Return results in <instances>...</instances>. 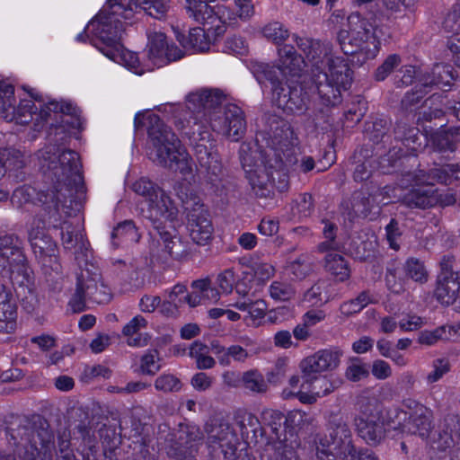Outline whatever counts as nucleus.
Returning <instances> with one entry per match:
<instances>
[{"label":"nucleus","mask_w":460,"mask_h":460,"mask_svg":"<svg viewBox=\"0 0 460 460\" xmlns=\"http://www.w3.org/2000/svg\"><path fill=\"white\" fill-rule=\"evenodd\" d=\"M208 349L200 342H194L190 348V356L196 360L197 367L199 369L211 368L215 360L208 355Z\"/></svg>","instance_id":"nucleus-34"},{"label":"nucleus","mask_w":460,"mask_h":460,"mask_svg":"<svg viewBox=\"0 0 460 460\" xmlns=\"http://www.w3.org/2000/svg\"><path fill=\"white\" fill-rule=\"evenodd\" d=\"M44 175L60 187L78 186L82 183L79 155L72 150L47 146L38 154Z\"/></svg>","instance_id":"nucleus-8"},{"label":"nucleus","mask_w":460,"mask_h":460,"mask_svg":"<svg viewBox=\"0 0 460 460\" xmlns=\"http://www.w3.org/2000/svg\"><path fill=\"white\" fill-rule=\"evenodd\" d=\"M27 256L22 242L13 234L0 237V274L7 272L18 296L22 299L29 293V275Z\"/></svg>","instance_id":"nucleus-11"},{"label":"nucleus","mask_w":460,"mask_h":460,"mask_svg":"<svg viewBox=\"0 0 460 460\" xmlns=\"http://www.w3.org/2000/svg\"><path fill=\"white\" fill-rule=\"evenodd\" d=\"M132 17L131 0H110L86 24L84 31L77 34L75 40H88L107 58L137 75L151 72L146 58L140 61L137 53L121 45L125 31L121 19L127 21Z\"/></svg>","instance_id":"nucleus-2"},{"label":"nucleus","mask_w":460,"mask_h":460,"mask_svg":"<svg viewBox=\"0 0 460 460\" xmlns=\"http://www.w3.org/2000/svg\"><path fill=\"white\" fill-rule=\"evenodd\" d=\"M141 210L144 217L153 223L166 251L172 254L174 247L181 246L175 233L178 226V209L174 202L164 190H156L155 196L149 198Z\"/></svg>","instance_id":"nucleus-9"},{"label":"nucleus","mask_w":460,"mask_h":460,"mask_svg":"<svg viewBox=\"0 0 460 460\" xmlns=\"http://www.w3.org/2000/svg\"><path fill=\"white\" fill-rule=\"evenodd\" d=\"M129 188L137 195L144 198V204H146L149 198L156 194V190H162L158 185L151 181L146 177H140L136 180Z\"/></svg>","instance_id":"nucleus-37"},{"label":"nucleus","mask_w":460,"mask_h":460,"mask_svg":"<svg viewBox=\"0 0 460 460\" xmlns=\"http://www.w3.org/2000/svg\"><path fill=\"white\" fill-rule=\"evenodd\" d=\"M234 280V274L232 270H227L220 273L217 278L219 294H229L233 289Z\"/></svg>","instance_id":"nucleus-51"},{"label":"nucleus","mask_w":460,"mask_h":460,"mask_svg":"<svg viewBox=\"0 0 460 460\" xmlns=\"http://www.w3.org/2000/svg\"><path fill=\"white\" fill-rule=\"evenodd\" d=\"M240 311L247 312L252 324H258L264 317L266 312V305L262 300H257L253 303L247 304L245 302H237L233 305Z\"/></svg>","instance_id":"nucleus-36"},{"label":"nucleus","mask_w":460,"mask_h":460,"mask_svg":"<svg viewBox=\"0 0 460 460\" xmlns=\"http://www.w3.org/2000/svg\"><path fill=\"white\" fill-rule=\"evenodd\" d=\"M327 285L324 282L314 285L304 294L302 302L307 304V306L322 305L333 296L326 290Z\"/></svg>","instance_id":"nucleus-32"},{"label":"nucleus","mask_w":460,"mask_h":460,"mask_svg":"<svg viewBox=\"0 0 460 460\" xmlns=\"http://www.w3.org/2000/svg\"><path fill=\"white\" fill-rule=\"evenodd\" d=\"M400 58L397 55H390L377 68L376 72V78L379 81L386 78L394 68L400 64Z\"/></svg>","instance_id":"nucleus-52"},{"label":"nucleus","mask_w":460,"mask_h":460,"mask_svg":"<svg viewBox=\"0 0 460 460\" xmlns=\"http://www.w3.org/2000/svg\"><path fill=\"white\" fill-rule=\"evenodd\" d=\"M31 119L35 120L36 129L46 123L66 135L75 133L84 124L81 111L73 101L44 97L35 89H31Z\"/></svg>","instance_id":"nucleus-6"},{"label":"nucleus","mask_w":460,"mask_h":460,"mask_svg":"<svg viewBox=\"0 0 460 460\" xmlns=\"http://www.w3.org/2000/svg\"><path fill=\"white\" fill-rule=\"evenodd\" d=\"M325 267L338 281H344L349 277L350 271L347 262L337 253L330 252L327 254L325 259Z\"/></svg>","instance_id":"nucleus-31"},{"label":"nucleus","mask_w":460,"mask_h":460,"mask_svg":"<svg viewBox=\"0 0 460 460\" xmlns=\"http://www.w3.org/2000/svg\"><path fill=\"white\" fill-rule=\"evenodd\" d=\"M423 320L416 315H407L400 321V328L404 332H411L420 328L423 325Z\"/></svg>","instance_id":"nucleus-62"},{"label":"nucleus","mask_w":460,"mask_h":460,"mask_svg":"<svg viewBox=\"0 0 460 460\" xmlns=\"http://www.w3.org/2000/svg\"><path fill=\"white\" fill-rule=\"evenodd\" d=\"M0 161L5 171H9L17 181H24L27 179L26 163L24 155L18 149H7Z\"/></svg>","instance_id":"nucleus-25"},{"label":"nucleus","mask_w":460,"mask_h":460,"mask_svg":"<svg viewBox=\"0 0 460 460\" xmlns=\"http://www.w3.org/2000/svg\"><path fill=\"white\" fill-rule=\"evenodd\" d=\"M15 305L11 302V294L0 284V332L9 333L15 328Z\"/></svg>","instance_id":"nucleus-24"},{"label":"nucleus","mask_w":460,"mask_h":460,"mask_svg":"<svg viewBox=\"0 0 460 460\" xmlns=\"http://www.w3.org/2000/svg\"><path fill=\"white\" fill-rule=\"evenodd\" d=\"M349 31L342 30L339 33V40L342 50L347 55L352 56V62L362 64L367 59L374 58L379 51V40H377L376 29L372 25L365 26L359 15L351 14L348 18Z\"/></svg>","instance_id":"nucleus-10"},{"label":"nucleus","mask_w":460,"mask_h":460,"mask_svg":"<svg viewBox=\"0 0 460 460\" xmlns=\"http://www.w3.org/2000/svg\"><path fill=\"white\" fill-rule=\"evenodd\" d=\"M316 456L319 460H378L370 452L355 451L349 429L343 423L332 427L328 435L319 438L316 442Z\"/></svg>","instance_id":"nucleus-12"},{"label":"nucleus","mask_w":460,"mask_h":460,"mask_svg":"<svg viewBox=\"0 0 460 460\" xmlns=\"http://www.w3.org/2000/svg\"><path fill=\"white\" fill-rule=\"evenodd\" d=\"M254 275L259 280L269 279L274 273V268L266 262L256 263L253 267Z\"/></svg>","instance_id":"nucleus-63"},{"label":"nucleus","mask_w":460,"mask_h":460,"mask_svg":"<svg viewBox=\"0 0 460 460\" xmlns=\"http://www.w3.org/2000/svg\"><path fill=\"white\" fill-rule=\"evenodd\" d=\"M372 374L377 379H385L392 374L389 364L384 360H376L372 366Z\"/></svg>","instance_id":"nucleus-60"},{"label":"nucleus","mask_w":460,"mask_h":460,"mask_svg":"<svg viewBox=\"0 0 460 460\" xmlns=\"http://www.w3.org/2000/svg\"><path fill=\"white\" fill-rule=\"evenodd\" d=\"M6 436L9 444L14 449L13 456H8L6 460H29V417L12 413L6 419Z\"/></svg>","instance_id":"nucleus-19"},{"label":"nucleus","mask_w":460,"mask_h":460,"mask_svg":"<svg viewBox=\"0 0 460 460\" xmlns=\"http://www.w3.org/2000/svg\"><path fill=\"white\" fill-rule=\"evenodd\" d=\"M287 373L286 359H279L272 369L267 374V381L270 384H277L282 380Z\"/></svg>","instance_id":"nucleus-55"},{"label":"nucleus","mask_w":460,"mask_h":460,"mask_svg":"<svg viewBox=\"0 0 460 460\" xmlns=\"http://www.w3.org/2000/svg\"><path fill=\"white\" fill-rule=\"evenodd\" d=\"M263 35L275 44L279 45L289 36L288 31L279 22H271L262 29Z\"/></svg>","instance_id":"nucleus-40"},{"label":"nucleus","mask_w":460,"mask_h":460,"mask_svg":"<svg viewBox=\"0 0 460 460\" xmlns=\"http://www.w3.org/2000/svg\"><path fill=\"white\" fill-rule=\"evenodd\" d=\"M175 191L178 198L181 200L183 205L188 207L190 205L198 204V197L190 189L189 184H181L176 187Z\"/></svg>","instance_id":"nucleus-54"},{"label":"nucleus","mask_w":460,"mask_h":460,"mask_svg":"<svg viewBox=\"0 0 460 460\" xmlns=\"http://www.w3.org/2000/svg\"><path fill=\"white\" fill-rule=\"evenodd\" d=\"M299 49L305 58L296 56L294 48H279L276 69L266 64H254L252 67L258 83L273 92L277 105L283 110H301L309 98L317 95L325 105L341 102V91L347 89L351 81L350 70L344 59L324 53L319 41L299 39Z\"/></svg>","instance_id":"nucleus-1"},{"label":"nucleus","mask_w":460,"mask_h":460,"mask_svg":"<svg viewBox=\"0 0 460 460\" xmlns=\"http://www.w3.org/2000/svg\"><path fill=\"white\" fill-rule=\"evenodd\" d=\"M434 73L438 75V78L432 82L434 84L447 86L449 85L450 81L454 79L452 72L449 70V67L446 66H437Z\"/></svg>","instance_id":"nucleus-59"},{"label":"nucleus","mask_w":460,"mask_h":460,"mask_svg":"<svg viewBox=\"0 0 460 460\" xmlns=\"http://www.w3.org/2000/svg\"><path fill=\"white\" fill-rule=\"evenodd\" d=\"M367 369L359 361H352L346 370V376L349 380L357 382L367 376Z\"/></svg>","instance_id":"nucleus-53"},{"label":"nucleus","mask_w":460,"mask_h":460,"mask_svg":"<svg viewBox=\"0 0 460 460\" xmlns=\"http://www.w3.org/2000/svg\"><path fill=\"white\" fill-rule=\"evenodd\" d=\"M211 349L222 365H229L231 358L234 361L243 362L248 357L247 351L239 345H233L226 349L217 342L213 341L211 342Z\"/></svg>","instance_id":"nucleus-29"},{"label":"nucleus","mask_w":460,"mask_h":460,"mask_svg":"<svg viewBox=\"0 0 460 460\" xmlns=\"http://www.w3.org/2000/svg\"><path fill=\"white\" fill-rule=\"evenodd\" d=\"M155 386L159 391L171 392L180 388V382L174 376L164 374L155 380Z\"/></svg>","instance_id":"nucleus-49"},{"label":"nucleus","mask_w":460,"mask_h":460,"mask_svg":"<svg viewBox=\"0 0 460 460\" xmlns=\"http://www.w3.org/2000/svg\"><path fill=\"white\" fill-rule=\"evenodd\" d=\"M449 370V364L445 359H437L433 363V370L428 376L429 382H436Z\"/></svg>","instance_id":"nucleus-58"},{"label":"nucleus","mask_w":460,"mask_h":460,"mask_svg":"<svg viewBox=\"0 0 460 460\" xmlns=\"http://www.w3.org/2000/svg\"><path fill=\"white\" fill-rule=\"evenodd\" d=\"M14 86L4 80L0 81V117L6 121H14L16 124L27 125L29 102L22 100L15 107Z\"/></svg>","instance_id":"nucleus-21"},{"label":"nucleus","mask_w":460,"mask_h":460,"mask_svg":"<svg viewBox=\"0 0 460 460\" xmlns=\"http://www.w3.org/2000/svg\"><path fill=\"white\" fill-rule=\"evenodd\" d=\"M109 1L110 0H107L106 3H108ZM131 3L132 13H134V8L139 6L150 16H153L155 18L163 17L169 8V0H136L135 2L131 0Z\"/></svg>","instance_id":"nucleus-33"},{"label":"nucleus","mask_w":460,"mask_h":460,"mask_svg":"<svg viewBox=\"0 0 460 460\" xmlns=\"http://www.w3.org/2000/svg\"><path fill=\"white\" fill-rule=\"evenodd\" d=\"M219 94L216 91L203 90L190 93L187 99V107L190 111L208 109L219 101Z\"/></svg>","instance_id":"nucleus-28"},{"label":"nucleus","mask_w":460,"mask_h":460,"mask_svg":"<svg viewBox=\"0 0 460 460\" xmlns=\"http://www.w3.org/2000/svg\"><path fill=\"white\" fill-rule=\"evenodd\" d=\"M11 202L17 209L26 211L29 203V186L23 184L16 188L13 192Z\"/></svg>","instance_id":"nucleus-47"},{"label":"nucleus","mask_w":460,"mask_h":460,"mask_svg":"<svg viewBox=\"0 0 460 460\" xmlns=\"http://www.w3.org/2000/svg\"><path fill=\"white\" fill-rule=\"evenodd\" d=\"M62 242L66 249L84 246L83 233L80 227H74L65 224L62 226Z\"/></svg>","instance_id":"nucleus-38"},{"label":"nucleus","mask_w":460,"mask_h":460,"mask_svg":"<svg viewBox=\"0 0 460 460\" xmlns=\"http://www.w3.org/2000/svg\"><path fill=\"white\" fill-rule=\"evenodd\" d=\"M146 34L144 53L152 71L185 57V51L163 29L155 26L149 28Z\"/></svg>","instance_id":"nucleus-13"},{"label":"nucleus","mask_w":460,"mask_h":460,"mask_svg":"<svg viewBox=\"0 0 460 460\" xmlns=\"http://www.w3.org/2000/svg\"><path fill=\"white\" fill-rule=\"evenodd\" d=\"M339 364V355L330 350H320L306 357L299 364L301 377L293 376L282 395L284 398H296L303 403H314L319 398L334 390V386L323 372L335 368Z\"/></svg>","instance_id":"nucleus-5"},{"label":"nucleus","mask_w":460,"mask_h":460,"mask_svg":"<svg viewBox=\"0 0 460 460\" xmlns=\"http://www.w3.org/2000/svg\"><path fill=\"white\" fill-rule=\"evenodd\" d=\"M202 25L204 26L203 28L195 27L190 29L187 35L178 31L175 32L176 40L184 51L205 52L211 50L224 36L228 24L212 23Z\"/></svg>","instance_id":"nucleus-15"},{"label":"nucleus","mask_w":460,"mask_h":460,"mask_svg":"<svg viewBox=\"0 0 460 460\" xmlns=\"http://www.w3.org/2000/svg\"><path fill=\"white\" fill-rule=\"evenodd\" d=\"M45 426L46 421L41 423V430L38 433L39 444L35 441V448L31 450V460H76L71 447L70 435L64 431L55 442Z\"/></svg>","instance_id":"nucleus-14"},{"label":"nucleus","mask_w":460,"mask_h":460,"mask_svg":"<svg viewBox=\"0 0 460 460\" xmlns=\"http://www.w3.org/2000/svg\"><path fill=\"white\" fill-rule=\"evenodd\" d=\"M307 420V416L305 412L299 410H294L288 413L285 420V425L288 429L300 428L305 425Z\"/></svg>","instance_id":"nucleus-57"},{"label":"nucleus","mask_w":460,"mask_h":460,"mask_svg":"<svg viewBox=\"0 0 460 460\" xmlns=\"http://www.w3.org/2000/svg\"><path fill=\"white\" fill-rule=\"evenodd\" d=\"M135 126L145 127L147 130L146 152L149 159L172 170H179L183 174L191 171L188 153L156 114L150 111L137 113Z\"/></svg>","instance_id":"nucleus-4"},{"label":"nucleus","mask_w":460,"mask_h":460,"mask_svg":"<svg viewBox=\"0 0 460 460\" xmlns=\"http://www.w3.org/2000/svg\"><path fill=\"white\" fill-rule=\"evenodd\" d=\"M79 290H84L87 297L98 304L107 303L111 300L110 289L101 281L100 274L91 272L89 270L81 272Z\"/></svg>","instance_id":"nucleus-22"},{"label":"nucleus","mask_w":460,"mask_h":460,"mask_svg":"<svg viewBox=\"0 0 460 460\" xmlns=\"http://www.w3.org/2000/svg\"><path fill=\"white\" fill-rule=\"evenodd\" d=\"M326 314L321 309L309 310L303 315V322L305 325L313 327L324 320Z\"/></svg>","instance_id":"nucleus-61"},{"label":"nucleus","mask_w":460,"mask_h":460,"mask_svg":"<svg viewBox=\"0 0 460 460\" xmlns=\"http://www.w3.org/2000/svg\"><path fill=\"white\" fill-rule=\"evenodd\" d=\"M403 202L410 207L426 208L432 205L433 199L427 190L420 192L419 190L412 189L403 197Z\"/></svg>","instance_id":"nucleus-42"},{"label":"nucleus","mask_w":460,"mask_h":460,"mask_svg":"<svg viewBox=\"0 0 460 460\" xmlns=\"http://www.w3.org/2000/svg\"><path fill=\"white\" fill-rule=\"evenodd\" d=\"M146 326V321L140 315L135 316L124 326L122 332L127 337V343L129 346L142 347L147 344L150 336L147 333H138Z\"/></svg>","instance_id":"nucleus-27"},{"label":"nucleus","mask_w":460,"mask_h":460,"mask_svg":"<svg viewBox=\"0 0 460 460\" xmlns=\"http://www.w3.org/2000/svg\"><path fill=\"white\" fill-rule=\"evenodd\" d=\"M201 126L194 119L191 141L195 155L200 166L210 170L213 173L220 168L219 157L208 132L200 131Z\"/></svg>","instance_id":"nucleus-20"},{"label":"nucleus","mask_w":460,"mask_h":460,"mask_svg":"<svg viewBox=\"0 0 460 460\" xmlns=\"http://www.w3.org/2000/svg\"><path fill=\"white\" fill-rule=\"evenodd\" d=\"M222 50L234 55H243L246 52L247 46L241 37L234 36L225 41Z\"/></svg>","instance_id":"nucleus-48"},{"label":"nucleus","mask_w":460,"mask_h":460,"mask_svg":"<svg viewBox=\"0 0 460 460\" xmlns=\"http://www.w3.org/2000/svg\"><path fill=\"white\" fill-rule=\"evenodd\" d=\"M270 295L274 300L288 301L295 295V289L290 284L274 281L270 287Z\"/></svg>","instance_id":"nucleus-43"},{"label":"nucleus","mask_w":460,"mask_h":460,"mask_svg":"<svg viewBox=\"0 0 460 460\" xmlns=\"http://www.w3.org/2000/svg\"><path fill=\"white\" fill-rule=\"evenodd\" d=\"M409 411L402 410L395 413L396 420L388 422L385 427L380 421L377 411H363L356 420L358 435L367 443L376 445L386 434L392 438H402L407 435H418L422 438L429 437L430 411L418 402H412L408 406Z\"/></svg>","instance_id":"nucleus-3"},{"label":"nucleus","mask_w":460,"mask_h":460,"mask_svg":"<svg viewBox=\"0 0 460 460\" xmlns=\"http://www.w3.org/2000/svg\"><path fill=\"white\" fill-rule=\"evenodd\" d=\"M404 271L407 277L416 282H424L428 279V271L424 264L417 259H409L405 262Z\"/></svg>","instance_id":"nucleus-39"},{"label":"nucleus","mask_w":460,"mask_h":460,"mask_svg":"<svg viewBox=\"0 0 460 460\" xmlns=\"http://www.w3.org/2000/svg\"><path fill=\"white\" fill-rule=\"evenodd\" d=\"M373 0H358V5H362L367 3H371ZM375 5L378 8L380 7V4H382L385 9L390 13L391 15L396 14L397 13L401 12L402 5H404L405 7H410V4L402 3L399 0H374Z\"/></svg>","instance_id":"nucleus-50"},{"label":"nucleus","mask_w":460,"mask_h":460,"mask_svg":"<svg viewBox=\"0 0 460 460\" xmlns=\"http://www.w3.org/2000/svg\"><path fill=\"white\" fill-rule=\"evenodd\" d=\"M371 302L372 299L367 293H361L356 299L342 304L341 305V312L346 315L356 314Z\"/></svg>","instance_id":"nucleus-44"},{"label":"nucleus","mask_w":460,"mask_h":460,"mask_svg":"<svg viewBox=\"0 0 460 460\" xmlns=\"http://www.w3.org/2000/svg\"><path fill=\"white\" fill-rule=\"evenodd\" d=\"M161 359L156 350H149L144 354L140 361V371L146 375H155L161 368Z\"/></svg>","instance_id":"nucleus-41"},{"label":"nucleus","mask_w":460,"mask_h":460,"mask_svg":"<svg viewBox=\"0 0 460 460\" xmlns=\"http://www.w3.org/2000/svg\"><path fill=\"white\" fill-rule=\"evenodd\" d=\"M210 127L218 134L237 141L245 131L243 112L235 104H226L224 108H218L213 112Z\"/></svg>","instance_id":"nucleus-16"},{"label":"nucleus","mask_w":460,"mask_h":460,"mask_svg":"<svg viewBox=\"0 0 460 460\" xmlns=\"http://www.w3.org/2000/svg\"><path fill=\"white\" fill-rule=\"evenodd\" d=\"M189 305L198 306L201 304L215 303L219 299V291L211 286L208 279H199L191 284Z\"/></svg>","instance_id":"nucleus-23"},{"label":"nucleus","mask_w":460,"mask_h":460,"mask_svg":"<svg viewBox=\"0 0 460 460\" xmlns=\"http://www.w3.org/2000/svg\"><path fill=\"white\" fill-rule=\"evenodd\" d=\"M293 308L290 306H279L270 310L268 318L271 323H282L293 317Z\"/></svg>","instance_id":"nucleus-56"},{"label":"nucleus","mask_w":460,"mask_h":460,"mask_svg":"<svg viewBox=\"0 0 460 460\" xmlns=\"http://www.w3.org/2000/svg\"><path fill=\"white\" fill-rule=\"evenodd\" d=\"M453 263L454 260L450 257L441 261V272L435 295L442 304H456V307L460 310V275L453 271Z\"/></svg>","instance_id":"nucleus-18"},{"label":"nucleus","mask_w":460,"mask_h":460,"mask_svg":"<svg viewBox=\"0 0 460 460\" xmlns=\"http://www.w3.org/2000/svg\"><path fill=\"white\" fill-rule=\"evenodd\" d=\"M188 230L190 238L198 244H206L212 237L213 227L210 220L205 216L191 215Z\"/></svg>","instance_id":"nucleus-26"},{"label":"nucleus","mask_w":460,"mask_h":460,"mask_svg":"<svg viewBox=\"0 0 460 460\" xmlns=\"http://www.w3.org/2000/svg\"><path fill=\"white\" fill-rule=\"evenodd\" d=\"M292 140L293 131L288 123L281 121L272 131L270 142L269 143L270 146V151H274V154L278 156L274 160V165L271 161H269V166L270 168H275L270 174L266 172L265 169L261 166H256L254 170L249 168L250 165L248 164L246 158L242 156L241 159L243 166L246 172L250 183L254 190L258 188L262 190L264 189H268V187L276 188L280 192L287 190L288 176L282 170L284 162L278 152H284L282 147H286V149L288 150L289 146L293 145Z\"/></svg>","instance_id":"nucleus-7"},{"label":"nucleus","mask_w":460,"mask_h":460,"mask_svg":"<svg viewBox=\"0 0 460 460\" xmlns=\"http://www.w3.org/2000/svg\"><path fill=\"white\" fill-rule=\"evenodd\" d=\"M190 293L187 292L185 286L175 285L168 295V299L162 305L161 311L166 314H172L176 308L184 305H189Z\"/></svg>","instance_id":"nucleus-30"},{"label":"nucleus","mask_w":460,"mask_h":460,"mask_svg":"<svg viewBox=\"0 0 460 460\" xmlns=\"http://www.w3.org/2000/svg\"><path fill=\"white\" fill-rule=\"evenodd\" d=\"M114 238H123L128 242H137L139 238L135 225L131 221L119 224L112 233Z\"/></svg>","instance_id":"nucleus-45"},{"label":"nucleus","mask_w":460,"mask_h":460,"mask_svg":"<svg viewBox=\"0 0 460 460\" xmlns=\"http://www.w3.org/2000/svg\"><path fill=\"white\" fill-rule=\"evenodd\" d=\"M244 386L253 392H263L266 390V384L262 376L256 371L246 372L242 379Z\"/></svg>","instance_id":"nucleus-46"},{"label":"nucleus","mask_w":460,"mask_h":460,"mask_svg":"<svg viewBox=\"0 0 460 460\" xmlns=\"http://www.w3.org/2000/svg\"><path fill=\"white\" fill-rule=\"evenodd\" d=\"M259 231L261 234L271 236L279 231V222L272 218H264L259 226Z\"/></svg>","instance_id":"nucleus-64"},{"label":"nucleus","mask_w":460,"mask_h":460,"mask_svg":"<svg viewBox=\"0 0 460 460\" xmlns=\"http://www.w3.org/2000/svg\"><path fill=\"white\" fill-rule=\"evenodd\" d=\"M186 10L201 24H230L235 19L234 13L217 0H186Z\"/></svg>","instance_id":"nucleus-17"},{"label":"nucleus","mask_w":460,"mask_h":460,"mask_svg":"<svg viewBox=\"0 0 460 460\" xmlns=\"http://www.w3.org/2000/svg\"><path fill=\"white\" fill-rule=\"evenodd\" d=\"M449 332L447 325L438 327L434 330L422 331L418 336V342L422 345L432 346L439 341H447V338H452Z\"/></svg>","instance_id":"nucleus-35"}]
</instances>
